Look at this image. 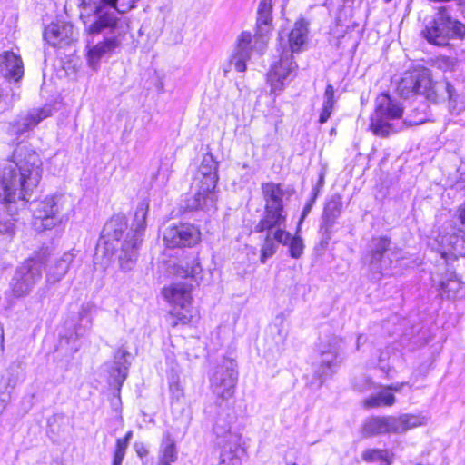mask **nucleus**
Listing matches in <instances>:
<instances>
[{"mask_svg":"<svg viewBox=\"0 0 465 465\" xmlns=\"http://www.w3.org/2000/svg\"><path fill=\"white\" fill-rule=\"evenodd\" d=\"M314 201H315V196L312 197L304 206L303 210H302V213L301 215V218H300V221H299V224H298V228L300 227L301 223L303 222V220L305 219V217L310 213L311 210H312V207L314 203Z\"/></svg>","mask_w":465,"mask_h":465,"instance_id":"nucleus-47","label":"nucleus"},{"mask_svg":"<svg viewBox=\"0 0 465 465\" xmlns=\"http://www.w3.org/2000/svg\"><path fill=\"white\" fill-rule=\"evenodd\" d=\"M91 0H82L80 4L81 18L84 19L85 15H89V12H94L95 17L99 16V10L104 9L107 12L114 14L120 21H122L118 15L124 14L134 6L136 0H100L99 5L93 6Z\"/></svg>","mask_w":465,"mask_h":465,"instance_id":"nucleus-17","label":"nucleus"},{"mask_svg":"<svg viewBox=\"0 0 465 465\" xmlns=\"http://www.w3.org/2000/svg\"><path fill=\"white\" fill-rule=\"evenodd\" d=\"M384 1L388 3V2H391V0H384Z\"/></svg>","mask_w":465,"mask_h":465,"instance_id":"nucleus-59","label":"nucleus"},{"mask_svg":"<svg viewBox=\"0 0 465 465\" xmlns=\"http://www.w3.org/2000/svg\"><path fill=\"white\" fill-rule=\"evenodd\" d=\"M0 339H1V341H4V330L2 327H0Z\"/></svg>","mask_w":465,"mask_h":465,"instance_id":"nucleus-54","label":"nucleus"},{"mask_svg":"<svg viewBox=\"0 0 465 465\" xmlns=\"http://www.w3.org/2000/svg\"><path fill=\"white\" fill-rule=\"evenodd\" d=\"M455 218L460 223L465 229V202L461 203L456 210Z\"/></svg>","mask_w":465,"mask_h":465,"instance_id":"nucleus-45","label":"nucleus"},{"mask_svg":"<svg viewBox=\"0 0 465 465\" xmlns=\"http://www.w3.org/2000/svg\"><path fill=\"white\" fill-rule=\"evenodd\" d=\"M84 23L89 35L105 32L111 35L93 45L88 41V63L93 69H96L104 55L112 53L122 45L128 31V25L103 8L99 10V16L94 21L88 24L84 20Z\"/></svg>","mask_w":465,"mask_h":465,"instance_id":"nucleus-3","label":"nucleus"},{"mask_svg":"<svg viewBox=\"0 0 465 465\" xmlns=\"http://www.w3.org/2000/svg\"><path fill=\"white\" fill-rule=\"evenodd\" d=\"M308 28L303 20L297 21L288 35V47H282L284 52H300L307 41Z\"/></svg>","mask_w":465,"mask_h":465,"instance_id":"nucleus-29","label":"nucleus"},{"mask_svg":"<svg viewBox=\"0 0 465 465\" xmlns=\"http://www.w3.org/2000/svg\"><path fill=\"white\" fill-rule=\"evenodd\" d=\"M164 298L174 307L185 308L191 304V289L185 283H174L163 290Z\"/></svg>","mask_w":465,"mask_h":465,"instance_id":"nucleus-27","label":"nucleus"},{"mask_svg":"<svg viewBox=\"0 0 465 465\" xmlns=\"http://www.w3.org/2000/svg\"><path fill=\"white\" fill-rule=\"evenodd\" d=\"M291 234L284 229H277L274 232H267L261 250V262L265 263L267 259L272 257L277 251V243L287 245Z\"/></svg>","mask_w":465,"mask_h":465,"instance_id":"nucleus-22","label":"nucleus"},{"mask_svg":"<svg viewBox=\"0 0 465 465\" xmlns=\"http://www.w3.org/2000/svg\"><path fill=\"white\" fill-rule=\"evenodd\" d=\"M178 460V450L173 435L166 431L163 435V439L158 451L157 465H173Z\"/></svg>","mask_w":465,"mask_h":465,"instance_id":"nucleus-28","label":"nucleus"},{"mask_svg":"<svg viewBox=\"0 0 465 465\" xmlns=\"http://www.w3.org/2000/svg\"><path fill=\"white\" fill-rule=\"evenodd\" d=\"M200 240V230L189 223L173 224L163 232V242L168 248L191 247Z\"/></svg>","mask_w":465,"mask_h":465,"instance_id":"nucleus-15","label":"nucleus"},{"mask_svg":"<svg viewBox=\"0 0 465 465\" xmlns=\"http://www.w3.org/2000/svg\"><path fill=\"white\" fill-rule=\"evenodd\" d=\"M342 208V202L340 195H332L330 200L326 203L323 215L322 223L321 229L326 232L332 227L336 218L341 214Z\"/></svg>","mask_w":465,"mask_h":465,"instance_id":"nucleus-30","label":"nucleus"},{"mask_svg":"<svg viewBox=\"0 0 465 465\" xmlns=\"http://www.w3.org/2000/svg\"><path fill=\"white\" fill-rule=\"evenodd\" d=\"M461 5H463L462 7V14H463V16L465 18V0H462V2L460 3Z\"/></svg>","mask_w":465,"mask_h":465,"instance_id":"nucleus-53","label":"nucleus"},{"mask_svg":"<svg viewBox=\"0 0 465 465\" xmlns=\"http://www.w3.org/2000/svg\"><path fill=\"white\" fill-rule=\"evenodd\" d=\"M394 416L371 417L364 422L362 433L365 436L394 433Z\"/></svg>","mask_w":465,"mask_h":465,"instance_id":"nucleus-24","label":"nucleus"},{"mask_svg":"<svg viewBox=\"0 0 465 465\" xmlns=\"http://www.w3.org/2000/svg\"><path fill=\"white\" fill-rule=\"evenodd\" d=\"M272 0H261L257 9V32L252 36L251 32H242L237 39L234 51L230 58V65L242 73L246 70V62L251 58L252 51L262 52L266 46V34L271 30Z\"/></svg>","mask_w":465,"mask_h":465,"instance_id":"nucleus-4","label":"nucleus"},{"mask_svg":"<svg viewBox=\"0 0 465 465\" xmlns=\"http://www.w3.org/2000/svg\"><path fill=\"white\" fill-rule=\"evenodd\" d=\"M264 207L284 208V197L289 194L281 183L272 182L262 184Z\"/></svg>","mask_w":465,"mask_h":465,"instance_id":"nucleus-26","label":"nucleus"},{"mask_svg":"<svg viewBox=\"0 0 465 465\" xmlns=\"http://www.w3.org/2000/svg\"><path fill=\"white\" fill-rule=\"evenodd\" d=\"M362 459L367 462H379L380 465H391V459L386 450H366L362 453Z\"/></svg>","mask_w":465,"mask_h":465,"instance_id":"nucleus-39","label":"nucleus"},{"mask_svg":"<svg viewBox=\"0 0 465 465\" xmlns=\"http://www.w3.org/2000/svg\"><path fill=\"white\" fill-rule=\"evenodd\" d=\"M134 450H135V452L137 453V455L140 457V458H143V457H145L148 455L149 453V450L148 449L146 448V446L142 443V442H136L134 444Z\"/></svg>","mask_w":465,"mask_h":465,"instance_id":"nucleus-48","label":"nucleus"},{"mask_svg":"<svg viewBox=\"0 0 465 465\" xmlns=\"http://www.w3.org/2000/svg\"><path fill=\"white\" fill-rule=\"evenodd\" d=\"M42 278V263L36 259H28L20 265L10 282L13 295L22 298L29 294Z\"/></svg>","mask_w":465,"mask_h":465,"instance_id":"nucleus-12","label":"nucleus"},{"mask_svg":"<svg viewBox=\"0 0 465 465\" xmlns=\"http://www.w3.org/2000/svg\"><path fill=\"white\" fill-rule=\"evenodd\" d=\"M58 213L57 197L48 196L41 201L34 210V224L36 230H50L56 226L61 222L57 216Z\"/></svg>","mask_w":465,"mask_h":465,"instance_id":"nucleus-16","label":"nucleus"},{"mask_svg":"<svg viewBox=\"0 0 465 465\" xmlns=\"http://www.w3.org/2000/svg\"><path fill=\"white\" fill-rule=\"evenodd\" d=\"M213 430L220 439L218 442L221 447L219 465H241L239 457V453L242 450L241 435L231 431V424L220 418L216 420Z\"/></svg>","mask_w":465,"mask_h":465,"instance_id":"nucleus-11","label":"nucleus"},{"mask_svg":"<svg viewBox=\"0 0 465 465\" xmlns=\"http://www.w3.org/2000/svg\"><path fill=\"white\" fill-rule=\"evenodd\" d=\"M193 316V310L191 306L173 307L169 312L167 322L172 327H176L179 324L185 325L192 322Z\"/></svg>","mask_w":465,"mask_h":465,"instance_id":"nucleus-34","label":"nucleus"},{"mask_svg":"<svg viewBox=\"0 0 465 465\" xmlns=\"http://www.w3.org/2000/svg\"><path fill=\"white\" fill-rule=\"evenodd\" d=\"M132 436H133V432L131 430H129L124 438L118 439L117 442H121L122 444L128 446Z\"/></svg>","mask_w":465,"mask_h":465,"instance_id":"nucleus-50","label":"nucleus"},{"mask_svg":"<svg viewBox=\"0 0 465 465\" xmlns=\"http://www.w3.org/2000/svg\"><path fill=\"white\" fill-rule=\"evenodd\" d=\"M42 176L40 156L26 146L17 147L12 161L0 167V202L12 203L21 201L24 205Z\"/></svg>","mask_w":465,"mask_h":465,"instance_id":"nucleus-1","label":"nucleus"},{"mask_svg":"<svg viewBox=\"0 0 465 465\" xmlns=\"http://www.w3.org/2000/svg\"><path fill=\"white\" fill-rule=\"evenodd\" d=\"M147 206L141 203L137 206L130 232L126 233L121 244L119 262L121 268L129 271L137 259V250L143 241L146 228Z\"/></svg>","mask_w":465,"mask_h":465,"instance_id":"nucleus-10","label":"nucleus"},{"mask_svg":"<svg viewBox=\"0 0 465 465\" xmlns=\"http://www.w3.org/2000/svg\"><path fill=\"white\" fill-rule=\"evenodd\" d=\"M10 401L11 396L9 393L0 391V415L3 414Z\"/></svg>","mask_w":465,"mask_h":465,"instance_id":"nucleus-46","label":"nucleus"},{"mask_svg":"<svg viewBox=\"0 0 465 465\" xmlns=\"http://www.w3.org/2000/svg\"><path fill=\"white\" fill-rule=\"evenodd\" d=\"M427 422L428 418L424 415L405 413L394 416V433H403L416 427L423 426Z\"/></svg>","mask_w":465,"mask_h":465,"instance_id":"nucleus-31","label":"nucleus"},{"mask_svg":"<svg viewBox=\"0 0 465 465\" xmlns=\"http://www.w3.org/2000/svg\"><path fill=\"white\" fill-rule=\"evenodd\" d=\"M127 230V223L124 216L112 218L104 226V232L110 238L119 242Z\"/></svg>","mask_w":465,"mask_h":465,"instance_id":"nucleus-35","label":"nucleus"},{"mask_svg":"<svg viewBox=\"0 0 465 465\" xmlns=\"http://www.w3.org/2000/svg\"><path fill=\"white\" fill-rule=\"evenodd\" d=\"M406 385H409L408 382H397V383H393L391 385H389V386H385L390 392L393 393V392H400L402 388Z\"/></svg>","mask_w":465,"mask_h":465,"instance_id":"nucleus-49","label":"nucleus"},{"mask_svg":"<svg viewBox=\"0 0 465 465\" xmlns=\"http://www.w3.org/2000/svg\"><path fill=\"white\" fill-rule=\"evenodd\" d=\"M171 391H176L177 392H179V391H180L179 385H178V384L171 385Z\"/></svg>","mask_w":465,"mask_h":465,"instance_id":"nucleus-52","label":"nucleus"},{"mask_svg":"<svg viewBox=\"0 0 465 465\" xmlns=\"http://www.w3.org/2000/svg\"><path fill=\"white\" fill-rule=\"evenodd\" d=\"M450 244L455 255L465 254V238L463 235H451L450 237Z\"/></svg>","mask_w":465,"mask_h":465,"instance_id":"nucleus-43","label":"nucleus"},{"mask_svg":"<svg viewBox=\"0 0 465 465\" xmlns=\"http://www.w3.org/2000/svg\"><path fill=\"white\" fill-rule=\"evenodd\" d=\"M0 73L5 78L19 81L24 75V64L20 54L13 51L0 54Z\"/></svg>","mask_w":465,"mask_h":465,"instance_id":"nucleus-21","label":"nucleus"},{"mask_svg":"<svg viewBox=\"0 0 465 465\" xmlns=\"http://www.w3.org/2000/svg\"><path fill=\"white\" fill-rule=\"evenodd\" d=\"M463 283L455 273H450L448 278L440 282V295L450 300L459 298L463 289Z\"/></svg>","mask_w":465,"mask_h":465,"instance_id":"nucleus-32","label":"nucleus"},{"mask_svg":"<svg viewBox=\"0 0 465 465\" xmlns=\"http://www.w3.org/2000/svg\"><path fill=\"white\" fill-rule=\"evenodd\" d=\"M287 213L284 208L264 207L262 218L255 225L256 232L266 231L274 232L277 229H284Z\"/></svg>","mask_w":465,"mask_h":465,"instance_id":"nucleus-19","label":"nucleus"},{"mask_svg":"<svg viewBox=\"0 0 465 465\" xmlns=\"http://www.w3.org/2000/svg\"><path fill=\"white\" fill-rule=\"evenodd\" d=\"M366 341L365 337L363 335H359L356 341V348L357 350L360 349V346L364 343Z\"/></svg>","mask_w":465,"mask_h":465,"instance_id":"nucleus-51","label":"nucleus"},{"mask_svg":"<svg viewBox=\"0 0 465 465\" xmlns=\"http://www.w3.org/2000/svg\"><path fill=\"white\" fill-rule=\"evenodd\" d=\"M14 232V219L6 214L0 213V236H11Z\"/></svg>","mask_w":465,"mask_h":465,"instance_id":"nucleus-42","label":"nucleus"},{"mask_svg":"<svg viewBox=\"0 0 465 465\" xmlns=\"http://www.w3.org/2000/svg\"><path fill=\"white\" fill-rule=\"evenodd\" d=\"M89 308L83 306L79 312L81 323L74 329L75 337L79 338L84 336L86 331L91 328L92 319L88 314Z\"/></svg>","mask_w":465,"mask_h":465,"instance_id":"nucleus-40","label":"nucleus"},{"mask_svg":"<svg viewBox=\"0 0 465 465\" xmlns=\"http://www.w3.org/2000/svg\"><path fill=\"white\" fill-rule=\"evenodd\" d=\"M51 108L48 106L31 109L24 115H21L12 125V132L17 134L28 132L35 127L41 121L51 116Z\"/></svg>","mask_w":465,"mask_h":465,"instance_id":"nucleus-20","label":"nucleus"},{"mask_svg":"<svg viewBox=\"0 0 465 465\" xmlns=\"http://www.w3.org/2000/svg\"><path fill=\"white\" fill-rule=\"evenodd\" d=\"M130 357L131 354L124 348L118 349L114 354L111 377L114 380L115 386L118 387V390H120V387L127 377Z\"/></svg>","mask_w":465,"mask_h":465,"instance_id":"nucleus-25","label":"nucleus"},{"mask_svg":"<svg viewBox=\"0 0 465 465\" xmlns=\"http://www.w3.org/2000/svg\"><path fill=\"white\" fill-rule=\"evenodd\" d=\"M128 446L116 441V449L114 455L113 465H122Z\"/></svg>","mask_w":465,"mask_h":465,"instance_id":"nucleus-44","label":"nucleus"},{"mask_svg":"<svg viewBox=\"0 0 465 465\" xmlns=\"http://www.w3.org/2000/svg\"><path fill=\"white\" fill-rule=\"evenodd\" d=\"M74 254L69 251L50 263L46 270V282L54 284L60 282L67 273L70 265L74 260Z\"/></svg>","mask_w":465,"mask_h":465,"instance_id":"nucleus-23","label":"nucleus"},{"mask_svg":"<svg viewBox=\"0 0 465 465\" xmlns=\"http://www.w3.org/2000/svg\"><path fill=\"white\" fill-rule=\"evenodd\" d=\"M298 234V232H296ZM289 245L290 255L292 258L298 259L302 256L304 249L302 239L299 235L292 236L287 243Z\"/></svg>","mask_w":465,"mask_h":465,"instance_id":"nucleus-41","label":"nucleus"},{"mask_svg":"<svg viewBox=\"0 0 465 465\" xmlns=\"http://www.w3.org/2000/svg\"><path fill=\"white\" fill-rule=\"evenodd\" d=\"M297 64L292 59V54L282 51L279 63L275 64L267 75L271 91L274 94L281 93L295 76Z\"/></svg>","mask_w":465,"mask_h":465,"instance_id":"nucleus-14","label":"nucleus"},{"mask_svg":"<svg viewBox=\"0 0 465 465\" xmlns=\"http://www.w3.org/2000/svg\"><path fill=\"white\" fill-rule=\"evenodd\" d=\"M397 91L403 98L420 94L433 103H437L440 98L444 99L446 94L452 108L460 102V95L454 86L448 81L434 82L430 70L425 67H416L405 72L398 84Z\"/></svg>","mask_w":465,"mask_h":465,"instance_id":"nucleus-2","label":"nucleus"},{"mask_svg":"<svg viewBox=\"0 0 465 465\" xmlns=\"http://www.w3.org/2000/svg\"><path fill=\"white\" fill-rule=\"evenodd\" d=\"M405 258V252L398 247H391V239L386 236L374 237L369 244L365 264L372 279L379 280L391 274L395 263Z\"/></svg>","mask_w":465,"mask_h":465,"instance_id":"nucleus-7","label":"nucleus"},{"mask_svg":"<svg viewBox=\"0 0 465 465\" xmlns=\"http://www.w3.org/2000/svg\"><path fill=\"white\" fill-rule=\"evenodd\" d=\"M280 41L282 42V38H280ZM281 46L282 47V43H281Z\"/></svg>","mask_w":465,"mask_h":465,"instance_id":"nucleus-57","label":"nucleus"},{"mask_svg":"<svg viewBox=\"0 0 465 465\" xmlns=\"http://www.w3.org/2000/svg\"><path fill=\"white\" fill-rule=\"evenodd\" d=\"M209 388L215 397V402L221 406L232 399L235 393L238 381L236 362L223 358L216 362L208 372Z\"/></svg>","mask_w":465,"mask_h":465,"instance_id":"nucleus-9","label":"nucleus"},{"mask_svg":"<svg viewBox=\"0 0 465 465\" xmlns=\"http://www.w3.org/2000/svg\"><path fill=\"white\" fill-rule=\"evenodd\" d=\"M229 72V69H224V74H226Z\"/></svg>","mask_w":465,"mask_h":465,"instance_id":"nucleus-56","label":"nucleus"},{"mask_svg":"<svg viewBox=\"0 0 465 465\" xmlns=\"http://www.w3.org/2000/svg\"><path fill=\"white\" fill-rule=\"evenodd\" d=\"M202 272L198 258L193 256L190 261H181L175 267L174 272L182 278L195 277Z\"/></svg>","mask_w":465,"mask_h":465,"instance_id":"nucleus-36","label":"nucleus"},{"mask_svg":"<svg viewBox=\"0 0 465 465\" xmlns=\"http://www.w3.org/2000/svg\"><path fill=\"white\" fill-rule=\"evenodd\" d=\"M422 36L430 44L445 46L451 39L465 38V25L450 15L447 6L438 9L433 19L421 31Z\"/></svg>","mask_w":465,"mask_h":465,"instance_id":"nucleus-8","label":"nucleus"},{"mask_svg":"<svg viewBox=\"0 0 465 465\" xmlns=\"http://www.w3.org/2000/svg\"><path fill=\"white\" fill-rule=\"evenodd\" d=\"M288 465H297V464H296V463H290V464H288Z\"/></svg>","mask_w":465,"mask_h":465,"instance_id":"nucleus-58","label":"nucleus"},{"mask_svg":"<svg viewBox=\"0 0 465 465\" xmlns=\"http://www.w3.org/2000/svg\"><path fill=\"white\" fill-rule=\"evenodd\" d=\"M402 114L401 104L388 94L382 93L375 100V112L371 118V129L376 135L386 137L403 130L406 126L421 124L425 122L424 116L416 118L408 116L401 123H391L400 119Z\"/></svg>","mask_w":465,"mask_h":465,"instance_id":"nucleus-5","label":"nucleus"},{"mask_svg":"<svg viewBox=\"0 0 465 465\" xmlns=\"http://www.w3.org/2000/svg\"><path fill=\"white\" fill-rule=\"evenodd\" d=\"M395 401L396 398L393 393L390 392L386 387H382L377 394L365 399L363 404L366 408L391 407Z\"/></svg>","mask_w":465,"mask_h":465,"instance_id":"nucleus-33","label":"nucleus"},{"mask_svg":"<svg viewBox=\"0 0 465 465\" xmlns=\"http://www.w3.org/2000/svg\"><path fill=\"white\" fill-rule=\"evenodd\" d=\"M342 343V339L338 336L329 337L320 342V365L315 370V375L320 380L319 386H322L323 380L331 376L333 369L341 363V360H339V352L341 350Z\"/></svg>","mask_w":465,"mask_h":465,"instance_id":"nucleus-13","label":"nucleus"},{"mask_svg":"<svg viewBox=\"0 0 465 465\" xmlns=\"http://www.w3.org/2000/svg\"><path fill=\"white\" fill-rule=\"evenodd\" d=\"M218 163L212 154H205L192 184L193 195L187 200L186 208L210 210L216 202L215 187L218 181Z\"/></svg>","mask_w":465,"mask_h":465,"instance_id":"nucleus-6","label":"nucleus"},{"mask_svg":"<svg viewBox=\"0 0 465 465\" xmlns=\"http://www.w3.org/2000/svg\"><path fill=\"white\" fill-rule=\"evenodd\" d=\"M334 104V88L331 84H328L323 95L322 108L319 117L320 124H322L328 121L332 113Z\"/></svg>","mask_w":465,"mask_h":465,"instance_id":"nucleus-38","label":"nucleus"},{"mask_svg":"<svg viewBox=\"0 0 465 465\" xmlns=\"http://www.w3.org/2000/svg\"><path fill=\"white\" fill-rule=\"evenodd\" d=\"M19 382V371L18 367L8 368L1 376L0 380V391L9 393L12 396V391Z\"/></svg>","mask_w":465,"mask_h":465,"instance_id":"nucleus-37","label":"nucleus"},{"mask_svg":"<svg viewBox=\"0 0 465 465\" xmlns=\"http://www.w3.org/2000/svg\"><path fill=\"white\" fill-rule=\"evenodd\" d=\"M100 248H101V247H100V245H98V246H97V252H99V251H100ZM97 255H98V252H96V256H97Z\"/></svg>","mask_w":465,"mask_h":465,"instance_id":"nucleus-55","label":"nucleus"},{"mask_svg":"<svg viewBox=\"0 0 465 465\" xmlns=\"http://www.w3.org/2000/svg\"><path fill=\"white\" fill-rule=\"evenodd\" d=\"M44 37L52 46L67 45L74 39V26L66 22L53 23L45 29Z\"/></svg>","mask_w":465,"mask_h":465,"instance_id":"nucleus-18","label":"nucleus"}]
</instances>
